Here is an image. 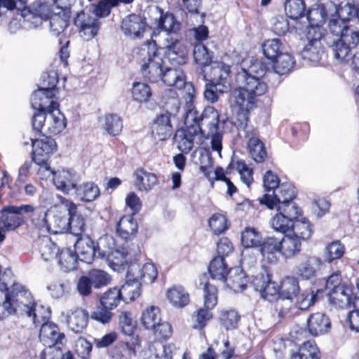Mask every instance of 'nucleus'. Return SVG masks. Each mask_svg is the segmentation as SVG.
<instances>
[{
  "instance_id": "c756f323",
  "label": "nucleus",
  "mask_w": 359,
  "mask_h": 359,
  "mask_svg": "<svg viewBox=\"0 0 359 359\" xmlns=\"http://www.w3.org/2000/svg\"><path fill=\"white\" fill-rule=\"evenodd\" d=\"M280 255L286 259L294 257L302 250V241L290 233L285 234L280 241Z\"/></svg>"
},
{
  "instance_id": "ea45409f",
  "label": "nucleus",
  "mask_w": 359,
  "mask_h": 359,
  "mask_svg": "<svg viewBox=\"0 0 359 359\" xmlns=\"http://www.w3.org/2000/svg\"><path fill=\"white\" fill-rule=\"evenodd\" d=\"M77 196L83 201L92 202L100 196V189L93 182H88L76 186L74 190Z\"/></svg>"
},
{
  "instance_id": "09e8293b",
  "label": "nucleus",
  "mask_w": 359,
  "mask_h": 359,
  "mask_svg": "<svg viewBox=\"0 0 359 359\" xmlns=\"http://www.w3.org/2000/svg\"><path fill=\"white\" fill-rule=\"evenodd\" d=\"M161 320L160 309L158 307L151 306L143 311L141 322L147 330H151L152 328H155Z\"/></svg>"
},
{
  "instance_id": "bf43d9fd",
  "label": "nucleus",
  "mask_w": 359,
  "mask_h": 359,
  "mask_svg": "<svg viewBox=\"0 0 359 359\" xmlns=\"http://www.w3.org/2000/svg\"><path fill=\"white\" fill-rule=\"evenodd\" d=\"M47 290L53 298L60 299L69 293L70 283L67 280H54L47 286Z\"/></svg>"
},
{
  "instance_id": "e433bc0d",
  "label": "nucleus",
  "mask_w": 359,
  "mask_h": 359,
  "mask_svg": "<svg viewBox=\"0 0 359 359\" xmlns=\"http://www.w3.org/2000/svg\"><path fill=\"white\" fill-rule=\"evenodd\" d=\"M289 233L298 238L302 241H306L309 239L313 234V227L308 219L305 217L299 219H296L293 222L291 231Z\"/></svg>"
},
{
  "instance_id": "49530a36",
  "label": "nucleus",
  "mask_w": 359,
  "mask_h": 359,
  "mask_svg": "<svg viewBox=\"0 0 359 359\" xmlns=\"http://www.w3.org/2000/svg\"><path fill=\"white\" fill-rule=\"evenodd\" d=\"M266 72V67L264 63L258 60H243L241 68L238 73H245L247 76H255L261 79Z\"/></svg>"
},
{
  "instance_id": "69168bd1",
  "label": "nucleus",
  "mask_w": 359,
  "mask_h": 359,
  "mask_svg": "<svg viewBox=\"0 0 359 359\" xmlns=\"http://www.w3.org/2000/svg\"><path fill=\"white\" fill-rule=\"evenodd\" d=\"M241 243L245 248H255L262 243V236L254 228H246L241 234Z\"/></svg>"
},
{
  "instance_id": "f257e3e1",
  "label": "nucleus",
  "mask_w": 359,
  "mask_h": 359,
  "mask_svg": "<svg viewBox=\"0 0 359 359\" xmlns=\"http://www.w3.org/2000/svg\"><path fill=\"white\" fill-rule=\"evenodd\" d=\"M139 55L142 60V74L149 81L156 83L162 81L166 85L178 89L184 87V72L180 68L165 67V61L155 41H147L142 44Z\"/></svg>"
},
{
  "instance_id": "bb28decb",
  "label": "nucleus",
  "mask_w": 359,
  "mask_h": 359,
  "mask_svg": "<svg viewBox=\"0 0 359 359\" xmlns=\"http://www.w3.org/2000/svg\"><path fill=\"white\" fill-rule=\"evenodd\" d=\"M121 299L126 303H129L141 294V283L133 276H130V272L127 271L126 280L121 288H118Z\"/></svg>"
},
{
  "instance_id": "cd10ccee",
  "label": "nucleus",
  "mask_w": 359,
  "mask_h": 359,
  "mask_svg": "<svg viewBox=\"0 0 359 359\" xmlns=\"http://www.w3.org/2000/svg\"><path fill=\"white\" fill-rule=\"evenodd\" d=\"M248 138V149L251 157L257 163L264 161L266 156V151L264 143L259 140L257 131L254 130L246 131Z\"/></svg>"
},
{
  "instance_id": "774afa93",
  "label": "nucleus",
  "mask_w": 359,
  "mask_h": 359,
  "mask_svg": "<svg viewBox=\"0 0 359 359\" xmlns=\"http://www.w3.org/2000/svg\"><path fill=\"white\" fill-rule=\"evenodd\" d=\"M88 276L95 288H101L104 287L109 284L111 281L110 275L101 269H91L88 272Z\"/></svg>"
},
{
  "instance_id": "4d7b16f0",
  "label": "nucleus",
  "mask_w": 359,
  "mask_h": 359,
  "mask_svg": "<svg viewBox=\"0 0 359 359\" xmlns=\"http://www.w3.org/2000/svg\"><path fill=\"white\" fill-rule=\"evenodd\" d=\"M358 11L354 3L347 2L338 6L334 4V9L332 12L346 22L353 18H358Z\"/></svg>"
},
{
  "instance_id": "72a5a7b5",
  "label": "nucleus",
  "mask_w": 359,
  "mask_h": 359,
  "mask_svg": "<svg viewBox=\"0 0 359 359\" xmlns=\"http://www.w3.org/2000/svg\"><path fill=\"white\" fill-rule=\"evenodd\" d=\"M333 9L334 4L332 2L320 4L310 9L307 15L310 25L320 26L325 22L326 17L331 14Z\"/></svg>"
},
{
  "instance_id": "37998d69",
  "label": "nucleus",
  "mask_w": 359,
  "mask_h": 359,
  "mask_svg": "<svg viewBox=\"0 0 359 359\" xmlns=\"http://www.w3.org/2000/svg\"><path fill=\"white\" fill-rule=\"evenodd\" d=\"M272 61L274 71L280 75L290 72L295 64L294 57L287 52L280 53Z\"/></svg>"
},
{
  "instance_id": "9d476101",
  "label": "nucleus",
  "mask_w": 359,
  "mask_h": 359,
  "mask_svg": "<svg viewBox=\"0 0 359 359\" xmlns=\"http://www.w3.org/2000/svg\"><path fill=\"white\" fill-rule=\"evenodd\" d=\"M57 80L53 77L49 85L40 87L34 92L31 102L32 107L38 109V111H47L48 109L58 108L59 104L56 101L55 95L57 93L56 85Z\"/></svg>"
},
{
  "instance_id": "58836bf2",
  "label": "nucleus",
  "mask_w": 359,
  "mask_h": 359,
  "mask_svg": "<svg viewBox=\"0 0 359 359\" xmlns=\"http://www.w3.org/2000/svg\"><path fill=\"white\" fill-rule=\"evenodd\" d=\"M230 276L224 280L227 287L236 292L243 291L248 283L245 273L238 269L231 270Z\"/></svg>"
},
{
  "instance_id": "ddd939ff",
  "label": "nucleus",
  "mask_w": 359,
  "mask_h": 359,
  "mask_svg": "<svg viewBox=\"0 0 359 359\" xmlns=\"http://www.w3.org/2000/svg\"><path fill=\"white\" fill-rule=\"evenodd\" d=\"M165 55L173 65H183L188 60L187 46L179 36H165L163 42Z\"/></svg>"
},
{
  "instance_id": "c9c22d12",
  "label": "nucleus",
  "mask_w": 359,
  "mask_h": 359,
  "mask_svg": "<svg viewBox=\"0 0 359 359\" xmlns=\"http://www.w3.org/2000/svg\"><path fill=\"white\" fill-rule=\"evenodd\" d=\"M137 228V223L132 215H124L117 224L116 232L118 236L128 241L135 236Z\"/></svg>"
},
{
  "instance_id": "423d86ee",
  "label": "nucleus",
  "mask_w": 359,
  "mask_h": 359,
  "mask_svg": "<svg viewBox=\"0 0 359 359\" xmlns=\"http://www.w3.org/2000/svg\"><path fill=\"white\" fill-rule=\"evenodd\" d=\"M42 135L41 138H31L33 147L32 161L40 165L39 175L41 177H50L52 170L47 162L50 156L56 151V142L47 135Z\"/></svg>"
},
{
  "instance_id": "603ef678",
  "label": "nucleus",
  "mask_w": 359,
  "mask_h": 359,
  "mask_svg": "<svg viewBox=\"0 0 359 359\" xmlns=\"http://www.w3.org/2000/svg\"><path fill=\"white\" fill-rule=\"evenodd\" d=\"M285 9L288 17L292 19L293 22L301 27L297 20L303 15L305 10L303 0H285Z\"/></svg>"
},
{
  "instance_id": "052dcab7",
  "label": "nucleus",
  "mask_w": 359,
  "mask_h": 359,
  "mask_svg": "<svg viewBox=\"0 0 359 359\" xmlns=\"http://www.w3.org/2000/svg\"><path fill=\"white\" fill-rule=\"evenodd\" d=\"M152 95L150 87L145 83H134L132 88L133 100L138 102H147Z\"/></svg>"
},
{
  "instance_id": "de8ad7c7",
  "label": "nucleus",
  "mask_w": 359,
  "mask_h": 359,
  "mask_svg": "<svg viewBox=\"0 0 359 359\" xmlns=\"http://www.w3.org/2000/svg\"><path fill=\"white\" fill-rule=\"evenodd\" d=\"M38 247L41 256L44 261H52L57 257L58 248L50 238L43 237L40 239Z\"/></svg>"
},
{
  "instance_id": "412c9836",
  "label": "nucleus",
  "mask_w": 359,
  "mask_h": 359,
  "mask_svg": "<svg viewBox=\"0 0 359 359\" xmlns=\"http://www.w3.org/2000/svg\"><path fill=\"white\" fill-rule=\"evenodd\" d=\"M146 29V22L140 15H129L122 20L121 30L132 39L142 38Z\"/></svg>"
},
{
  "instance_id": "4c0bfd02",
  "label": "nucleus",
  "mask_w": 359,
  "mask_h": 359,
  "mask_svg": "<svg viewBox=\"0 0 359 359\" xmlns=\"http://www.w3.org/2000/svg\"><path fill=\"white\" fill-rule=\"evenodd\" d=\"M167 298L175 307L182 308L189 302V294L182 286H175L168 290Z\"/></svg>"
},
{
  "instance_id": "7ed1b4c3",
  "label": "nucleus",
  "mask_w": 359,
  "mask_h": 359,
  "mask_svg": "<svg viewBox=\"0 0 359 359\" xmlns=\"http://www.w3.org/2000/svg\"><path fill=\"white\" fill-rule=\"evenodd\" d=\"M0 288V319L6 315L17 314L31 316L34 302L30 292L20 284H13L11 290L7 283Z\"/></svg>"
},
{
  "instance_id": "864d4df0",
  "label": "nucleus",
  "mask_w": 359,
  "mask_h": 359,
  "mask_svg": "<svg viewBox=\"0 0 359 359\" xmlns=\"http://www.w3.org/2000/svg\"><path fill=\"white\" fill-rule=\"evenodd\" d=\"M193 56L195 63L201 67H205L212 63V53L201 43L195 45Z\"/></svg>"
},
{
  "instance_id": "2eb2a0df",
  "label": "nucleus",
  "mask_w": 359,
  "mask_h": 359,
  "mask_svg": "<svg viewBox=\"0 0 359 359\" xmlns=\"http://www.w3.org/2000/svg\"><path fill=\"white\" fill-rule=\"evenodd\" d=\"M201 121H205L209 127L208 135H211V148L213 151L219 153L220 155L222 149V135L217 133L218 124L219 121V112L212 107H208L205 109Z\"/></svg>"
},
{
  "instance_id": "f8f14e48",
  "label": "nucleus",
  "mask_w": 359,
  "mask_h": 359,
  "mask_svg": "<svg viewBox=\"0 0 359 359\" xmlns=\"http://www.w3.org/2000/svg\"><path fill=\"white\" fill-rule=\"evenodd\" d=\"M150 13L151 21L157 29L166 32V36H177L181 23L172 13L164 12L158 6L151 8Z\"/></svg>"
},
{
  "instance_id": "8fccbe9b",
  "label": "nucleus",
  "mask_w": 359,
  "mask_h": 359,
  "mask_svg": "<svg viewBox=\"0 0 359 359\" xmlns=\"http://www.w3.org/2000/svg\"><path fill=\"white\" fill-rule=\"evenodd\" d=\"M294 220L287 217L284 213L278 212L270 220V225L274 231L287 233H290Z\"/></svg>"
},
{
  "instance_id": "79ce46f5",
  "label": "nucleus",
  "mask_w": 359,
  "mask_h": 359,
  "mask_svg": "<svg viewBox=\"0 0 359 359\" xmlns=\"http://www.w3.org/2000/svg\"><path fill=\"white\" fill-rule=\"evenodd\" d=\"M58 258V264L64 271H70L76 269L78 259L76 252L69 248L60 251Z\"/></svg>"
},
{
  "instance_id": "c03bdc74",
  "label": "nucleus",
  "mask_w": 359,
  "mask_h": 359,
  "mask_svg": "<svg viewBox=\"0 0 359 359\" xmlns=\"http://www.w3.org/2000/svg\"><path fill=\"white\" fill-rule=\"evenodd\" d=\"M320 292H321L320 290L306 289L299 294L297 293L294 297L295 306L301 310L309 309L317 301L318 294Z\"/></svg>"
},
{
  "instance_id": "a878e982",
  "label": "nucleus",
  "mask_w": 359,
  "mask_h": 359,
  "mask_svg": "<svg viewBox=\"0 0 359 359\" xmlns=\"http://www.w3.org/2000/svg\"><path fill=\"white\" fill-rule=\"evenodd\" d=\"M309 332L313 336L327 333L331 329V322L328 316L323 313H315L307 319Z\"/></svg>"
},
{
  "instance_id": "13d9d810",
  "label": "nucleus",
  "mask_w": 359,
  "mask_h": 359,
  "mask_svg": "<svg viewBox=\"0 0 359 359\" xmlns=\"http://www.w3.org/2000/svg\"><path fill=\"white\" fill-rule=\"evenodd\" d=\"M121 300H122L118 288L116 287L109 288L102 294L100 298V305L109 309H115Z\"/></svg>"
},
{
  "instance_id": "dca6fc26",
  "label": "nucleus",
  "mask_w": 359,
  "mask_h": 359,
  "mask_svg": "<svg viewBox=\"0 0 359 359\" xmlns=\"http://www.w3.org/2000/svg\"><path fill=\"white\" fill-rule=\"evenodd\" d=\"M294 197V187L289 184H281L272 195L264 194L259 201L261 204L272 210L278 205V202L292 201Z\"/></svg>"
},
{
  "instance_id": "9b49d317",
  "label": "nucleus",
  "mask_w": 359,
  "mask_h": 359,
  "mask_svg": "<svg viewBox=\"0 0 359 359\" xmlns=\"http://www.w3.org/2000/svg\"><path fill=\"white\" fill-rule=\"evenodd\" d=\"M31 210L32 205L28 204L4 207L0 217V226L6 232L18 229L25 222L23 214L29 213Z\"/></svg>"
},
{
  "instance_id": "f704fd0d",
  "label": "nucleus",
  "mask_w": 359,
  "mask_h": 359,
  "mask_svg": "<svg viewBox=\"0 0 359 359\" xmlns=\"http://www.w3.org/2000/svg\"><path fill=\"white\" fill-rule=\"evenodd\" d=\"M321 265L322 260L320 257H309L297 267L296 273L303 279L309 280L316 275V272Z\"/></svg>"
},
{
  "instance_id": "c85d7f7f",
  "label": "nucleus",
  "mask_w": 359,
  "mask_h": 359,
  "mask_svg": "<svg viewBox=\"0 0 359 359\" xmlns=\"http://www.w3.org/2000/svg\"><path fill=\"white\" fill-rule=\"evenodd\" d=\"M259 251L263 258L269 263H276L280 254L279 239L275 237L266 238L260 244Z\"/></svg>"
},
{
  "instance_id": "0e129e2a",
  "label": "nucleus",
  "mask_w": 359,
  "mask_h": 359,
  "mask_svg": "<svg viewBox=\"0 0 359 359\" xmlns=\"http://www.w3.org/2000/svg\"><path fill=\"white\" fill-rule=\"evenodd\" d=\"M263 52L265 56L274 60L280 53H283V46L280 39H272L266 40L262 44Z\"/></svg>"
},
{
  "instance_id": "5fc2aeb1",
  "label": "nucleus",
  "mask_w": 359,
  "mask_h": 359,
  "mask_svg": "<svg viewBox=\"0 0 359 359\" xmlns=\"http://www.w3.org/2000/svg\"><path fill=\"white\" fill-rule=\"evenodd\" d=\"M128 255V253L124 248L113 249L106 259L114 270L119 271L127 264Z\"/></svg>"
},
{
  "instance_id": "e2e57ef3",
  "label": "nucleus",
  "mask_w": 359,
  "mask_h": 359,
  "mask_svg": "<svg viewBox=\"0 0 359 359\" xmlns=\"http://www.w3.org/2000/svg\"><path fill=\"white\" fill-rule=\"evenodd\" d=\"M324 53L322 43L316 44L307 43L302 51V58L311 62H318Z\"/></svg>"
},
{
  "instance_id": "338daca9",
  "label": "nucleus",
  "mask_w": 359,
  "mask_h": 359,
  "mask_svg": "<svg viewBox=\"0 0 359 359\" xmlns=\"http://www.w3.org/2000/svg\"><path fill=\"white\" fill-rule=\"evenodd\" d=\"M104 129L110 135H118L123 128L122 120L116 114H107L104 116Z\"/></svg>"
},
{
  "instance_id": "393cba45",
  "label": "nucleus",
  "mask_w": 359,
  "mask_h": 359,
  "mask_svg": "<svg viewBox=\"0 0 359 359\" xmlns=\"http://www.w3.org/2000/svg\"><path fill=\"white\" fill-rule=\"evenodd\" d=\"M128 271L130 276H133L139 282L142 281L146 284L152 283L157 277L158 272L153 264L146 263L142 267L137 264L133 263L129 265Z\"/></svg>"
},
{
  "instance_id": "39448f33",
  "label": "nucleus",
  "mask_w": 359,
  "mask_h": 359,
  "mask_svg": "<svg viewBox=\"0 0 359 359\" xmlns=\"http://www.w3.org/2000/svg\"><path fill=\"white\" fill-rule=\"evenodd\" d=\"M33 129L43 135H57L66 127L65 116L59 108L37 111L32 119Z\"/></svg>"
},
{
  "instance_id": "1a4fd4ad",
  "label": "nucleus",
  "mask_w": 359,
  "mask_h": 359,
  "mask_svg": "<svg viewBox=\"0 0 359 359\" xmlns=\"http://www.w3.org/2000/svg\"><path fill=\"white\" fill-rule=\"evenodd\" d=\"M16 6H13V10L16 9L20 12L21 15L28 22L37 27L41 23L43 20H47L50 16L51 10L49 4L41 1H36L29 6L27 7V0H11Z\"/></svg>"
},
{
  "instance_id": "2f4dec72",
  "label": "nucleus",
  "mask_w": 359,
  "mask_h": 359,
  "mask_svg": "<svg viewBox=\"0 0 359 359\" xmlns=\"http://www.w3.org/2000/svg\"><path fill=\"white\" fill-rule=\"evenodd\" d=\"M134 177L135 186L139 191H150L158 183L157 176L143 168L137 169L134 173Z\"/></svg>"
},
{
  "instance_id": "aec40b11",
  "label": "nucleus",
  "mask_w": 359,
  "mask_h": 359,
  "mask_svg": "<svg viewBox=\"0 0 359 359\" xmlns=\"http://www.w3.org/2000/svg\"><path fill=\"white\" fill-rule=\"evenodd\" d=\"M292 348L284 349L283 359H320V351L313 341L304 342L299 348L291 344Z\"/></svg>"
},
{
  "instance_id": "3c124183",
  "label": "nucleus",
  "mask_w": 359,
  "mask_h": 359,
  "mask_svg": "<svg viewBox=\"0 0 359 359\" xmlns=\"http://www.w3.org/2000/svg\"><path fill=\"white\" fill-rule=\"evenodd\" d=\"M299 291V281L294 277H287L280 285V295L286 299H292Z\"/></svg>"
},
{
  "instance_id": "f3484780",
  "label": "nucleus",
  "mask_w": 359,
  "mask_h": 359,
  "mask_svg": "<svg viewBox=\"0 0 359 359\" xmlns=\"http://www.w3.org/2000/svg\"><path fill=\"white\" fill-rule=\"evenodd\" d=\"M68 327L75 333L82 332L87 327L88 312L81 307H76L62 313Z\"/></svg>"
},
{
  "instance_id": "7c9ffc66",
  "label": "nucleus",
  "mask_w": 359,
  "mask_h": 359,
  "mask_svg": "<svg viewBox=\"0 0 359 359\" xmlns=\"http://www.w3.org/2000/svg\"><path fill=\"white\" fill-rule=\"evenodd\" d=\"M74 248L81 262L90 264L94 257L97 256L95 243L88 237L78 240Z\"/></svg>"
},
{
  "instance_id": "a211bd4d",
  "label": "nucleus",
  "mask_w": 359,
  "mask_h": 359,
  "mask_svg": "<svg viewBox=\"0 0 359 359\" xmlns=\"http://www.w3.org/2000/svg\"><path fill=\"white\" fill-rule=\"evenodd\" d=\"M252 284L256 291L266 300L273 301L276 295L280 294V287L271 281L269 273H259L253 279Z\"/></svg>"
},
{
  "instance_id": "6ab92c4d",
  "label": "nucleus",
  "mask_w": 359,
  "mask_h": 359,
  "mask_svg": "<svg viewBox=\"0 0 359 359\" xmlns=\"http://www.w3.org/2000/svg\"><path fill=\"white\" fill-rule=\"evenodd\" d=\"M51 175H53V182L57 189L66 194H69L75 190L78 182V177L75 172L66 169L57 171L52 170Z\"/></svg>"
},
{
  "instance_id": "b1692460",
  "label": "nucleus",
  "mask_w": 359,
  "mask_h": 359,
  "mask_svg": "<svg viewBox=\"0 0 359 359\" xmlns=\"http://www.w3.org/2000/svg\"><path fill=\"white\" fill-rule=\"evenodd\" d=\"M47 231L57 234L68 230V219L65 211L57 208L48 210Z\"/></svg>"
},
{
  "instance_id": "6e6d98bb",
  "label": "nucleus",
  "mask_w": 359,
  "mask_h": 359,
  "mask_svg": "<svg viewBox=\"0 0 359 359\" xmlns=\"http://www.w3.org/2000/svg\"><path fill=\"white\" fill-rule=\"evenodd\" d=\"M351 48L341 39L334 41L331 50L334 57L340 62H348L352 59Z\"/></svg>"
},
{
  "instance_id": "a19ab883",
  "label": "nucleus",
  "mask_w": 359,
  "mask_h": 359,
  "mask_svg": "<svg viewBox=\"0 0 359 359\" xmlns=\"http://www.w3.org/2000/svg\"><path fill=\"white\" fill-rule=\"evenodd\" d=\"M208 269L212 278L219 280H224L231 271L225 262V258L222 256L215 257L210 262Z\"/></svg>"
},
{
  "instance_id": "20e7f679",
  "label": "nucleus",
  "mask_w": 359,
  "mask_h": 359,
  "mask_svg": "<svg viewBox=\"0 0 359 359\" xmlns=\"http://www.w3.org/2000/svg\"><path fill=\"white\" fill-rule=\"evenodd\" d=\"M163 99L167 112L156 116L151 129L153 137L160 141L165 140L171 135L170 114L176 113L180 109V100L175 90L169 89L165 92Z\"/></svg>"
},
{
  "instance_id": "4be33fe9",
  "label": "nucleus",
  "mask_w": 359,
  "mask_h": 359,
  "mask_svg": "<svg viewBox=\"0 0 359 359\" xmlns=\"http://www.w3.org/2000/svg\"><path fill=\"white\" fill-rule=\"evenodd\" d=\"M39 338L46 346H60L63 344L65 334L61 332L58 326L53 323H43Z\"/></svg>"
},
{
  "instance_id": "473e14b6",
  "label": "nucleus",
  "mask_w": 359,
  "mask_h": 359,
  "mask_svg": "<svg viewBox=\"0 0 359 359\" xmlns=\"http://www.w3.org/2000/svg\"><path fill=\"white\" fill-rule=\"evenodd\" d=\"M351 290L349 287H337L336 290L330 292L329 304L335 309H344L350 306Z\"/></svg>"
},
{
  "instance_id": "6e6552de",
  "label": "nucleus",
  "mask_w": 359,
  "mask_h": 359,
  "mask_svg": "<svg viewBox=\"0 0 359 359\" xmlns=\"http://www.w3.org/2000/svg\"><path fill=\"white\" fill-rule=\"evenodd\" d=\"M202 116H198V112L190 109L184 117L186 129L178 130L175 135V141L178 149L184 153H188L194 147V140L199 131H202L200 126Z\"/></svg>"
},
{
  "instance_id": "a18cd8bd",
  "label": "nucleus",
  "mask_w": 359,
  "mask_h": 359,
  "mask_svg": "<svg viewBox=\"0 0 359 359\" xmlns=\"http://www.w3.org/2000/svg\"><path fill=\"white\" fill-rule=\"evenodd\" d=\"M272 30L279 36L285 34L287 32L297 31L300 29L301 27L294 24L293 22L290 24L287 18L284 15H277L272 18Z\"/></svg>"
},
{
  "instance_id": "5701e85b",
  "label": "nucleus",
  "mask_w": 359,
  "mask_h": 359,
  "mask_svg": "<svg viewBox=\"0 0 359 359\" xmlns=\"http://www.w3.org/2000/svg\"><path fill=\"white\" fill-rule=\"evenodd\" d=\"M62 202L68 212V229L74 236H81L86 229L85 219L81 215L77 213V207L75 203L65 198Z\"/></svg>"
},
{
  "instance_id": "680f3d73",
  "label": "nucleus",
  "mask_w": 359,
  "mask_h": 359,
  "mask_svg": "<svg viewBox=\"0 0 359 359\" xmlns=\"http://www.w3.org/2000/svg\"><path fill=\"white\" fill-rule=\"evenodd\" d=\"M344 246L340 241H336L328 244L324 250V259L331 263L335 259H340L344 254Z\"/></svg>"
},
{
  "instance_id": "f03ea898",
  "label": "nucleus",
  "mask_w": 359,
  "mask_h": 359,
  "mask_svg": "<svg viewBox=\"0 0 359 359\" xmlns=\"http://www.w3.org/2000/svg\"><path fill=\"white\" fill-rule=\"evenodd\" d=\"M256 76H247L245 73H237L236 76L238 87L233 92V97L238 111L235 125L240 129L247 128L248 113L255 107L257 97L267 90L266 83Z\"/></svg>"
},
{
  "instance_id": "0eeeda50",
  "label": "nucleus",
  "mask_w": 359,
  "mask_h": 359,
  "mask_svg": "<svg viewBox=\"0 0 359 359\" xmlns=\"http://www.w3.org/2000/svg\"><path fill=\"white\" fill-rule=\"evenodd\" d=\"M231 67L223 62H215L212 68V78L210 83H206L204 97L210 102L218 100L217 93H224L231 88L229 74Z\"/></svg>"
},
{
  "instance_id": "4468645a",
  "label": "nucleus",
  "mask_w": 359,
  "mask_h": 359,
  "mask_svg": "<svg viewBox=\"0 0 359 359\" xmlns=\"http://www.w3.org/2000/svg\"><path fill=\"white\" fill-rule=\"evenodd\" d=\"M74 25L78 29L79 36L87 41L95 37L100 28L99 20L84 11L77 14L74 19Z\"/></svg>"
}]
</instances>
